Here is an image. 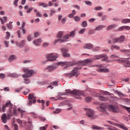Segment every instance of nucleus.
<instances>
[{
	"mask_svg": "<svg viewBox=\"0 0 130 130\" xmlns=\"http://www.w3.org/2000/svg\"><path fill=\"white\" fill-rule=\"evenodd\" d=\"M94 60H96V59H94V57L91 59H87L84 61H79L77 62V65L78 66L74 69V70L71 72V73H68L66 74V76L69 77V78H72V77H74V76H76L78 77L79 75V70H81L83 66H89V64H91L92 61Z\"/></svg>",
	"mask_w": 130,
	"mask_h": 130,
	"instance_id": "nucleus-1",
	"label": "nucleus"
},
{
	"mask_svg": "<svg viewBox=\"0 0 130 130\" xmlns=\"http://www.w3.org/2000/svg\"><path fill=\"white\" fill-rule=\"evenodd\" d=\"M67 94H72L73 95H75V98L76 99H82V98L81 96H85V93H84V92L82 91L74 90L73 91H72L70 89L66 90V92L63 93L61 94V95H66Z\"/></svg>",
	"mask_w": 130,
	"mask_h": 130,
	"instance_id": "nucleus-2",
	"label": "nucleus"
},
{
	"mask_svg": "<svg viewBox=\"0 0 130 130\" xmlns=\"http://www.w3.org/2000/svg\"><path fill=\"white\" fill-rule=\"evenodd\" d=\"M78 62H70V61H60L57 63V66H61L64 67L66 69L69 68V67H74V66H77Z\"/></svg>",
	"mask_w": 130,
	"mask_h": 130,
	"instance_id": "nucleus-3",
	"label": "nucleus"
},
{
	"mask_svg": "<svg viewBox=\"0 0 130 130\" xmlns=\"http://www.w3.org/2000/svg\"><path fill=\"white\" fill-rule=\"evenodd\" d=\"M46 61H53L56 60V58L58 57V54L55 53H51L46 55Z\"/></svg>",
	"mask_w": 130,
	"mask_h": 130,
	"instance_id": "nucleus-4",
	"label": "nucleus"
},
{
	"mask_svg": "<svg viewBox=\"0 0 130 130\" xmlns=\"http://www.w3.org/2000/svg\"><path fill=\"white\" fill-rule=\"evenodd\" d=\"M23 72L25 73V74L22 75V78H29L31 77L32 75L35 74V72L32 70H30L26 68L23 69Z\"/></svg>",
	"mask_w": 130,
	"mask_h": 130,
	"instance_id": "nucleus-5",
	"label": "nucleus"
},
{
	"mask_svg": "<svg viewBox=\"0 0 130 130\" xmlns=\"http://www.w3.org/2000/svg\"><path fill=\"white\" fill-rule=\"evenodd\" d=\"M86 115L92 119H95V118L98 117V116L95 115V112H94V110L90 109H87L86 110Z\"/></svg>",
	"mask_w": 130,
	"mask_h": 130,
	"instance_id": "nucleus-6",
	"label": "nucleus"
},
{
	"mask_svg": "<svg viewBox=\"0 0 130 130\" xmlns=\"http://www.w3.org/2000/svg\"><path fill=\"white\" fill-rule=\"evenodd\" d=\"M125 40V37L124 36H121L119 38H113L112 39V43L113 44H114V43H122L123 41Z\"/></svg>",
	"mask_w": 130,
	"mask_h": 130,
	"instance_id": "nucleus-7",
	"label": "nucleus"
},
{
	"mask_svg": "<svg viewBox=\"0 0 130 130\" xmlns=\"http://www.w3.org/2000/svg\"><path fill=\"white\" fill-rule=\"evenodd\" d=\"M101 58H103L102 59V61H105V60H107L108 59V57L105 54H102L94 56V59L99 60L101 59Z\"/></svg>",
	"mask_w": 130,
	"mask_h": 130,
	"instance_id": "nucleus-8",
	"label": "nucleus"
},
{
	"mask_svg": "<svg viewBox=\"0 0 130 130\" xmlns=\"http://www.w3.org/2000/svg\"><path fill=\"white\" fill-rule=\"evenodd\" d=\"M106 108H107V105H106V104H103L98 108V109L100 111L103 112L105 114H107Z\"/></svg>",
	"mask_w": 130,
	"mask_h": 130,
	"instance_id": "nucleus-9",
	"label": "nucleus"
},
{
	"mask_svg": "<svg viewBox=\"0 0 130 130\" xmlns=\"http://www.w3.org/2000/svg\"><path fill=\"white\" fill-rule=\"evenodd\" d=\"M61 52L62 53V56H63L64 57H71V54L69 53H67V52H69V49L63 48L61 49Z\"/></svg>",
	"mask_w": 130,
	"mask_h": 130,
	"instance_id": "nucleus-10",
	"label": "nucleus"
},
{
	"mask_svg": "<svg viewBox=\"0 0 130 130\" xmlns=\"http://www.w3.org/2000/svg\"><path fill=\"white\" fill-rule=\"evenodd\" d=\"M70 38V36L69 35H66L63 36L62 39H58L55 41L54 43H57L58 42H66L67 39Z\"/></svg>",
	"mask_w": 130,
	"mask_h": 130,
	"instance_id": "nucleus-11",
	"label": "nucleus"
},
{
	"mask_svg": "<svg viewBox=\"0 0 130 130\" xmlns=\"http://www.w3.org/2000/svg\"><path fill=\"white\" fill-rule=\"evenodd\" d=\"M17 121L19 124V126L20 127H24V126H26V125H27V123L24 120H20V119H18L17 120Z\"/></svg>",
	"mask_w": 130,
	"mask_h": 130,
	"instance_id": "nucleus-12",
	"label": "nucleus"
},
{
	"mask_svg": "<svg viewBox=\"0 0 130 130\" xmlns=\"http://www.w3.org/2000/svg\"><path fill=\"white\" fill-rule=\"evenodd\" d=\"M16 44L17 46H19L20 48L24 47L26 45V40H22L19 43L16 42Z\"/></svg>",
	"mask_w": 130,
	"mask_h": 130,
	"instance_id": "nucleus-13",
	"label": "nucleus"
},
{
	"mask_svg": "<svg viewBox=\"0 0 130 130\" xmlns=\"http://www.w3.org/2000/svg\"><path fill=\"white\" fill-rule=\"evenodd\" d=\"M56 69H57V67H56V66L51 65V66H49L46 69V70H47V72H48L49 73H50V72H53V71H54V70H55Z\"/></svg>",
	"mask_w": 130,
	"mask_h": 130,
	"instance_id": "nucleus-14",
	"label": "nucleus"
},
{
	"mask_svg": "<svg viewBox=\"0 0 130 130\" xmlns=\"http://www.w3.org/2000/svg\"><path fill=\"white\" fill-rule=\"evenodd\" d=\"M9 106L10 108H12L13 106V104H12L11 102H9L8 103H7L5 104V105L2 108L3 112H5V111H6V108H7V107H9Z\"/></svg>",
	"mask_w": 130,
	"mask_h": 130,
	"instance_id": "nucleus-15",
	"label": "nucleus"
},
{
	"mask_svg": "<svg viewBox=\"0 0 130 130\" xmlns=\"http://www.w3.org/2000/svg\"><path fill=\"white\" fill-rule=\"evenodd\" d=\"M97 71L99 73H108L109 72L108 69H104L101 66L99 67V69H97Z\"/></svg>",
	"mask_w": 130,
	"mask_h": 130,
	"instance_id": "nucleus-16",
	"label": "nucleus"
},
{
	"mask_svg": "<svg viewBox=\"0 0 130 130\" xmlns=\"http://www.w3.org/2000/svg\"><path fill=\"white\" fill-rule=\"evenodd\" d=\"M109 109L110 111L114 112V113H116V112H117V107H115L113 105L109 106Z\"/></svg>",
	"mask_w": 130,
	"mask_h": 130,
	"instance_id": "nucleus-17",
	"label": "nucleus"
},
{
	"mask_svg": "<svg viewBox=\"0 0 130 130\" xmlns=\"http://www.w3.org/2000/svg\"><path fill=\"white\" fill-rule=\"evenodd\" d=\"M42 42V39L39 38L37 40L34 41L32 42V43H34V44L36 45V46H39V45H40Z\"/></svg>",
	"mask_w": 130,
	"mask_h": 130,
	"instance_id": "nucleus-18",
	"label": "nucleus"
},
{
	"mask_svg": "<svg viewBox=\"0 0 130 130\" xmlns=\"http://www.w3.org/2000/svg\"><path fill=\"white\" fill-rule=\"evenodd\" d=\"M93 47H94V45H93V44H91V43L86 44L83 46V48H84V49H92Z\"/></svg>",
	"mask_w": 130,
	"mask_h": 130,
	"instance_id": "nucleus-19",
	"label": "nucleus"
},
{
	"mask_svg": "<svg viewBox=\"0 0 130 130\" xmlns=\"http://www.w3.org/2000/svg\"><path fill=\"white\" fill-rule=\"evenodd\" d=\"M91 128H92V129H98V130H105V128H104V127H102L97 126L95 125H93L91 126Z\"/></svg>",
	"mask_w": 130,
	"mask_h": 130,
	"instance_id": "nucleus-20",
	"label": "nucleus"
},
{
	"mask_svg": "<svg viewBox=\"0 0 130 130\" xmlns=\"http://www.w3.org/2000/svg\"><path fill=\"white\" fill-rule=\"evenodd\" d=\"M8 119V117L6 114H3L2 116V120L3 123H7V120Z\"/></svg>",
	"mask_w": 130,
	"mask_h": 130,
	"instance_id": "nucleus-21",
	"label": "nucleus"
},
{
	"mask_svg": "<svg viewBox=\"0 0 130 130\" xmlns=\"http://www.w3.org/2000/svg\"><path fill=\"white\" fill-rule=\"evenodd\" d=\"M116 126H118V127H120V128H122V129L128 130V128L124 126V124H116Z\"/></svg>",
	"mask_w": 130,
	"mask_h": 130,
	"instance_id": "nucleus-22",
	"label": "nucleus"
},
{
	"mask_svg": "<svg viewBox=\"0 0 130 130\" xmlns=\"http://www.w3.org/2000/svg\"><path fill=\"white\" fill-rule=\"evenodd\" d=\"M111 49L112 51H113V50H114V49H116L117 50H120V47H119L116 45H112L111 47Z\"/></svg>",
	"mask_w": 130,
	"mask_h": 130,
	"instance_id": "nucleus-23",
	"label": "nucleus"
},
{
	"mask_svg": "<svg viewBox=\"0 0 130 130\" xmlns=\"http://www.w3.org/2000/svg\"><path fill=\"white\" fill-rule=\"evenodd\" d=\"M105 26L104 25H99L94 28V31H100V30H102V29H103V28H105Z\"/></svg>",
	"mask_w": 130,
	"mask_h": 130,
	"instance_id": "nucleus-24",
	"label": "nucleus"
},
{
	"mask_svg": "<svg viewBox=\"0 0 130 130\" xmlns=\"http://www.w3.org/2000/svg\"><path fill=\"white\" fill-rule=\"evenodd\" d=\"M120 51L122 53H126V54L130 53V49H121Z\"/></svg>",
	"mask_w": 130,
	"mask_h": 130,
	"instance_id": "nucleus-25",
	"label": "nucleus"
},
{
	"mask_svg": "<svg viewBox=\"0 0 130 130\" xmlns=\"http://www.w3.org/2000/svg\"><path fill=\"white\" fill-rule=\"evenodd\" d=\"M124 66L126 68H130V61L128 60H125L124 61Z\"/></svg>",
	"mask_w": 130,
	"mask_h": 130,
	"instance_id": "nucleus-26",
	"label": "nucleus"
},
{
	"mask_svg": "<svg viewBox=\"0 0 130 130\" xmlns=\"http://www.w3.org/2000/svg\"><path fill=\"white\" fill-rule=\"evenodd\" d=\"M15 59H16V56L14 55H11L8 58V60L10 62L13 61V60H15Z\"/></svg>",
	"mask_w": 130,
	"mask_h": 130,
	"instance_id": "nucleus-27",
	"label": "nucleus"
},
{
	"mask_svg": "<svg viewBox=\"0 0 130 130\" xmlns=\"http://www.w3.org/2000/svg\"><path fill=\"white\" fill-rule=\"evenodd\" d=\"M3 18H0V21H1V24H2V25H4L5 23L7 22V20H8V19L7 18V17L4 16L3 17Z\"/></svg>",
	"mask_w": 130,
	"mask_h": 130,
	"instance_id": "nucleus-28",
	"label": "nucleus"
},
{
	"mask_svg": "<svg viewBox=\"0 0 130 130\" xmlns=\"http://www.w3.org/2000/svg\"><path fill=\"white\" fill-rule=\"evenodd\" d=\"M121 23L122 24H127V23H130V19H123L121 20Z\"/></svg>",
	"mask_w": 130,
	"mask_h": 130,
	"instance_id": "nucleus-29",
	"label": "nucleus"
},
{
	"mask_svg": "<svg viewBox=\"0 0 130 130\" xmlns=\"http://www.w3.org/2000/svg\"><path fill=\"white\" fill-rule=\"evenodd\" d=\"M18 111H20V115H21V117H23V116L24 115V113H25V112H26V111L21 109V108H18Z\"/></svg>",
	"mask_w": 130,
	"mask_h": 130,
	"instance_id": "nucleus-30",
	"label": "nucleus"
},
{
	"mask_svg": "<svg viewBox=\"0 0 130 130\" xmlns=\"http://www.w3.org/2000/svg\"><path fill=\"white\" fill-rule=\"evenodd\" d=\"M117 25H116V24H112L110 25V26H109L107 27V30H111V29H113L114 28H116Z\"/></svg>",
	"mask_w": 130,
	"mask_h": 130,
	"instance_id": "nucleus-31",
	"label": "nucleus"
},
{
	"mask_svg": "<svg viewBox=\"0 0 130 130\" xmlns=\"http://www.w3.org/2000/svg\"><path fill=\"white\" fill-rule=\"evenodd\" d=\"M99 100H101V101H107L108 98H106L105 96H101L99 97Z\"/></svg>",
	"mask_w": 130,
	"mask_h": 130,
	"instance_id": "nucleus-32",
	"label": "nucleus"
},
{
	"mask_svg": "<svg viewBox=\"0 0 130 130\" xmlns=\"http://www.w3.org/2000/svg\"><path fill=\"white\" fill-rule=\"evenodd\" d=\"M81 26L83 28H85V27H87L88 26V23H87L86 21H84L81 23Z\"/></svg>",
	"mask_w": 130,
	"mask_h": 130,
	"instance_id": "nucleus-33",
	"label": "nucleus"
},
{
	"mask_svg": "<svg viewBox=\"0 0 130 130\" xmlns=\"http://www.w3.org/2000/svg\"><path fill=\"white\" fill-rule=\"evenodd\" d=\"M39 7H43V8H47L48 5L47 4H45V3H41L39 4Z\"/></svg>",
	"mask_w": 130,
	"mask_h": 130,
	"instance_id": "nucleus-34",
	"label": "nucleus"
},
{
	"mask_svg": "<svg viewBox=\"0 0 130 130\" xmlns=\"http://www.w3.org/2000/svg\"><path fill=\"white\" fill-rule=\"evenodd\" d=\"M75 35H76V31L73 30L70 32V34L69 35V37H72V38H73Z\"/></svg>",
	"mask_w": 130,
	"mask_h": 130,
	"instance_id": "nucleus-35",
	"label": "nucleus"
},
{
	"mask_svg": "<svg viewBox=\"0 0 130 130\" xmlns=\"http://www.w3.org/2000/svg\"><path fill=\"white\" fill-rule=\"evenodd\" d=\"M62 35H63V31H60L58 33L57 37V38H61V37H62Z\"/></svg>",
	"mask_w": 130,
	"mask_h": 130,
	"instance_id": "nucleus-36",
	"label": "nucleus"
},
{
	"mask_svg": "<svg viewBox=\"0 0 130 130\" xmlns=\"http://www.w3.org/2000/svg\"><path fill=\"white\" fill-rule=\"evenodd\" d=\"M74 20L75 22H80V21H81V18L79 16H75L74 17Z\"/></svg>",
	"mask_w": 130,
	"mask_h": 130,
	"instance_id": "nucleus-37",
	"label": "nucleus"
},
{
	"mask_svg": "<svg viewBox=\"0 0 130 130\" xmlns=\"http://www.w3.org/2000/svg\"><path fill=\"white\" fill-rule=\"evenodd\" d=\"M60 112H61V109H57L53 111V113H55L56 114H58V113H60Z\"/></svg>",
	"mask_w": 130,
	"mask_h": 130,
	"instance_id": "nucleus-38",
	"label": "nucleus"
},
{
	"mask_svg": "<svg viewBox=\"0 0 130 130\" xmlns=\"http://www.w3.org/2000/svg\"><path fill=\"white\" fill-rule=\"evenodd\" d=\"M32 99H34V100H35V98L34 97V95L33 94H29L28 95V100L32 101Z\"/></svg>",
	"mask_w": 130,
	"mask_h": 130,
	"instance_id": "nucleus-39",
	"label": "nucleus"
},
{
	"mask_svg": "<svg viewBox=\"0 0 130 130\" xmlns=\"http://www.w3.org/2000/svg\"><path fill=\"white\" fill-rule=\"evenodd\" d=\"M33 40V37H32V36L31 35H29L27 36V40L29 42L32 41Z\"/></svg>",
	"mask_w": 130,
	"mask_h": 130,
	"instance_id": "nucleus-40",
	"label": "nucleus"
},
{
	"mask_svg": "<svg viewBox=\"0 0 130 130\" xmlns=\"http://www.w3.org/2000/svg\"><path fill=\"white\" fill-rule=\"evenodd\" d=\"M47 126H48V124L45 125L44 126H42L39 128L40 130H46L47 128Z\"/></svg>",
	"mask_w": 130,
	"mask_h": 130,
	"instance_id": "nucleus-41",
	"label": "nucleus"
},
{
	"mask_svg": "<svg viewBox=\"0 0 130 130\" xmlns=\"http://www.w3.org/2000/svg\"><path fill=\"white\" fill-rule=\"evenodd\" d=\"M102 7L99 6V7H96L94 8V11H101L102 10Z\"/></svg>",
	"mask_w": 130,
	"mask_h": 130,
	"instance_id": "nucleus-42",
	"label": "nucleus"
},
{
	"mask_svg": "<svg viewBox=\"0 0 130 130\" xmlns=\"http://www.w3.org/2000/svg\"><path fill=\"white\" fill-rule=\"evenodd\" d=\"M24 83L25 84H29V83H30V80H29V79H28L27 78H24Z\"/></svg>",
	"mask_w": 130,
	"mask_h": 130,
	"instance_id": "nucleus-43",
	"label": "nucleus"
},
{
	"mask_svg": "<svg viewBox=\"0 0 130 130\" xmlns=\"http://www.w3.org/2000/svg\"><path fill=\"white\" fill-rule=\"evenodd\" d=\"M85 101H86V102H91V100H92V98L91 97H87L85 99Z\"/></svg>",
	"mask_w": 130,
	"mask_h": 130,
	"instance_id": "nucleus-44",
	"label": "nucleus"
},
{
	"mask_svg": "<svg viewBox=\"0 0 130 130\" xmlns=\"http://www.w3.org/2000/svg\"><path fill=\"white\" fill-rule=\"evenodd\" d=\"M86 31V28H82L80 31H79V34H84L85 31Z\"/></svg>",
	"mask_w": 130,
	"mask_h": 130,
	"instance_id": "nucleus-45",
	"label": "nucleus"
},
{
	"mask_svg": "<svg viewBox=\"0 0 130 130\" xmlns=\"http://www.w3.org/2000/svg\"><path fill=\"white\" fill-rule=\"evenodd\" d=\"M39 35H40V34L39 32H36L34 34V36L35 38H37V37H38Z\"/></svg>",
	"mask_w": 130,
	"mask_h": 130,
	"instance_id": "nucleus-46",
	"label": "nucleus"
},
{
	"mask_svg": "<svg viewBox=\"0 0 130 130\" xmlns=\"http://www.w3.org/2000/svg\"><path fill=\"white\" fill-rule=\"evenodd\" d=\"M6 78V75L5 74L1 73L0 74V79H2V80H4Z\"/></svg>",
	"mask_w": 130,
	"mask_h": 130,
	"instance_id": "nucleus-47",
	"label": "nucleus"
},
{
	"mask_svg": "<svg viewBox=\"0 0 130 130\" xmlns=\"http://www.w3.org/2000/svg\"><path fill=\"white\" fill-rule=\"evenodd\" d=\"M6 39H9V38H10V37H11V34H10V32L9 31L6 32Z\"/></svg>",
	"mask_w": 130,
	"mask_h": 130,
	"instance_id": "nucleus-48",
	"label": "nucleus"
},
{
	"mask_svg": "<svg viewBox=\"0 0 130 130\" xmlns=\"http://www.w3.org/2000/svg\"><path fill=\"white\" fill-rule=\"evenodd\" d=\"M11 22L7 24V26L8 27V28L10 29H13V25L10 24Z\"/></svg>",
	"mask_w": 130,
	"mask_h": 130,
	"instance_id": "nucleus-49",
	"label": "nucleus"
},
{
	"mask_svg": "<svg viewBox=\"0 0 130 130\" xmlns=\"http://www.w3.org/2000/svg\"><path fill=\"white\" fill-rule=\"evenodd\" d=\"M32 103H36V100H34L33 101L29 100L28 105H31Z\"/></svg>",
	"mask_w": 130,
	"mask_h": 130,
	"instance_id": "nucleus-50",
	"label": "nucleus"
},
{
	"mask_svg": "<svg viewBox=\"0 0 130 130\" xmlns=\"http://www.w3.org/2000/svg\"><path fill=\"white\" fill-rule=\"evenodd\" d=\"M51 85H52V86H58V84H57V82L56 81H54L53 82H51L50 83Z\"/></svg>",
	"mask_w": 130,
	"mask_h": 130,
	"instance_id": "nucleus-51",
	"label": "nucleus"
},
{
	"mask_svg": "<svg viewBox=\"0 0 130 130\" xmlns=\"http://www.w3.org/2000/svg\"><path fill=\"white\" fill-rule=\"evenodd\" d=\"M85 4H86L87 6H92V2L90 1H85Z\"/></svg>",
	"mask_w": 130,
	"mask_h": 130,
	"instance_id": "nucleus-52",
	"label": "nucleus"
},
{
	"mask_svg": "<svg viewBox=\"0 0 130 130\" xmlns=\"http://www.w3.org/2000/svg\"><path fill=\"white\" fill-rule=\"evenodd\" d=\"M118 57V56H117L116 54H113L110 56V58H117Z\"/></svg>",
	"mask_w": 130,
	"mask_h": 130,
	"instance_id": "nucleus-53",
	"label": "nucleus"
},
{
	"mask_svg": "<svg viewBox=\"0 0 130 130\" xmlns=\"http://www.w3.org/2000/svg\"><path fill=\"white\" fill-rule=\"evenodd\" d=\"M124 30V26H122L118 28V31H123Z\"/></svg>",
	"mask_w": 130,
	"mask_h": 130,
	"instance_id": "nucleus-54",
	"label": "nucleus"
},
{
	"mask_svg": "<svg viewBox=\"0 0 130 130\" xmlns=\"http://www.w3.org/2000/svg\"><path fill=\"white\" fill-rule=\"evenodd\" d=\"M19 2V0H14L13 2V5L17 7L18 6V2Z\"/></svg>",
	"mask_w": 130,
	"mask_h": 130,
	"instance_id": "nucleus-55",
	"label": "nucleus"
},
{
	"mask_svg": "<svg viewBox=\"0 0 130 130\" xmlns=\"http://www.w3.org/2000/svg\"><path fill=\"white\" fill-rule=\"evenodd\" d=\"M29 92H30V90L27 89L25 91L23 92V94H24V95H27L28 93H29Z\"/></svg>",
	"mask_w": 130,
	"mask_h": 130,
	"instance_id": "nucleus-56",
	"label": "nucleus"
},
{
	"mask_svg": "<svg viewBox=\"0 0 130 130\" xmlns=\"http://www.w3.org/2000/svg\"><path fill=\"white\" fill-rule=\"evenodd\" d=\"M113 21H114L115 22H118V21H120V18H113Z\"/></svg>",
	"mask_w": 130,
	"mask_h": 130,
	"instance_id": "nucleus-57",
	"label": "nucleus"
},
{
	"mask_svg": "<svg viewBox=\"0 0 130 130\" xmlns=\"http://www.w3.org/2000/svg\"><path fill=\"white\" fill-rule=\"evenodd\" d=\"M34 9L33 8H29L28 10L27 11V14H29V13H31L32 11Z\"/></svg>",
	"mask_w": 130,
	"mask_h": 130,
	"instance_id": "nucleus-58",
	"label": "nucleus"
},
{
	"mask_svg": "<svg viewBox=\"0 0 130 130\" xmlns=\"http://www.w3.org/2000/svg\"><path fill=\"white\" fill-rule=\"evenodd\" d=\"M66 21H67V18L66 17L63 18L61 20V23L62 24H64Z\"/></svg>",
	"mask_w": 130,
	"mask_h": 130,
	"instance_id": "nucleus-59",
	"label": "nucleus"
},
{
	"mask_svg": "<svg viewBox=\"0 0 130 130\" xmlns=\"http://www.w3.org/2000/svg\"><path fill=\"white\" fill-rule=\"evenodd\" d=\"M89 35H92V34H94V30L93 29H90L88 31Z\"/></svg>",
	"mask_w": 130,
	"mask_h": 130,
	"instance_id": "nucleus-60",
	"label": "nucleus"
},
{
	"mask_svg": "<svg viewBox=\"0 0 130 130\" xmlns=\"http://www.w3.org/2000/svg\"><path fill=\"white\" fill-rule=\"evenodd\" d=\"M14 130H18V129H19V127H18V125L17 124H15L14 125Z\"/></svg>",
	"mask_w": 130,
	"mask_h": 130,
	"instance_id": "nucleus-61",
	"label": "nucleus"
},
{
	"mask_svg": "<svg viewBox=\"0 0 130 130\" xmlns=\"http://www.w3.org/2000/svg\"><path fill=\"white\" fill-rule=\"evenodd\" d=\"M95 20H96V19L91 18V19L88 20V22H90V23H93V22H94L95 21Z\"/></svg>",
	"mask_w": 130,
	"mask_h": 130,
	"instance_id": "nucleus-62",
	"label": "nucleus"
},
{
	"mask_svg": "<svg viewBox=\"0 0 130 130\" xmlns=\"http://www.w3.org/2000/svg\"><path fill=\"white\" fill-rule=\"evenodd\" d=\"M124 30H130V26L124 25Z\"/></svg>",
	"mask_w": 130,
	"mask_h": 130,
	"instance_id": "nucleus-63",
	"label": "nucleus"
},
{
	"mask_svg": "<svg viewBox=\"0 0 130 130\" xmlns=\"http://www.w3.org/2000/svg\"><path fill=\"white\" fill-rule=\"evenodd\" d=\"M98 48H100V47H97L96 48H94L93 49H92L93 51H99V49H98Z\"/></svg>",
	"mask_w": 130,
	"mask_h": 130,
	"instance_id": "nucleus-64",
	"label": "nucleus"
}]
</instances>
